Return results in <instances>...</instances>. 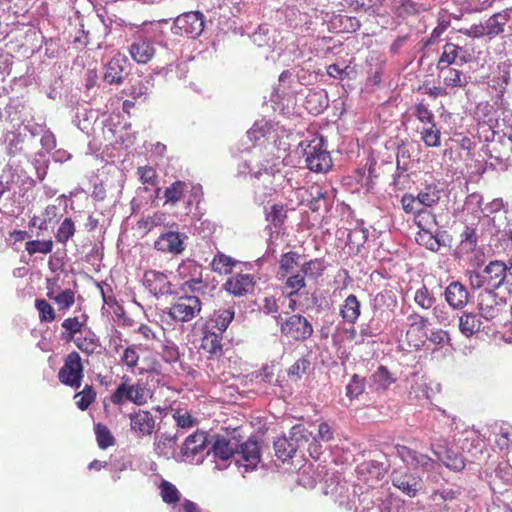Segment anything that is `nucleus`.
<instances>
[{
    "label": "nucleus",
    "instance_id": "f257e3e1",
    "mask_svg": "<svg viewBox=\"0 0 512 512\" xmlns=\"http://www.w3.org/2000/svg\"><path fill=\"white\" fill-rule=\"evenodd\" d=\"M152 398V391L147 383L142 380L131 382L128 376L122 377L120 384L110 395V401L114 405H123L131 402L137 406H143Z\"/></svg>",
    "mask_w": 512,
    "mask_h": 512
},
{
    "label": "nucleus",
    "instance_id": "f03ea898",
    "mask_svg": "<svg viewBox=\"0 0 512 512\" xmlns=\"http://www.w3.org/2000/svg\"><path fill=\"white\" fill-rule=\"evenodd\" d=\"M202 310V302L196 295H182L174 299L169 307L168 315L176 322H189L197 317Z\"/></svg>",
    "mask_w": 512,
    "mask_h": 512
},
{
    "label": "nucleus",
    "instance_id": "7ed1b4c3",
    "mask_svg": "<svg viewBox=\"0 0 512 512\" xmlns=\"http://www.w3.org/2000/svg\"><path fill=\"white\" fill-rule=\"evenodd\" d=\"M208 434L197 430L189 435L183 442L180 450L181 460L190 464H199L203 461L205 453H209Z\"/></svg>",
    "mask_w": 512,
    "mask_h": 512
},
{
    "label": "nucleus",
    "instance_id": "20e7f679",
    "mask_svg": "<svg viewBox=\"0 0 512 512\" xmlns=\"http://www.w3.org/2000/svg\"><path fill=\"white\" fill-rule=\"evenodd\" d=\"M84 378V366L80 354L72 351L64 358L63 366L59 369V381L71 388L78 389Z\"/></svg>",
    "mask_w": 512,
    "mask_h": 512
},
{
    "label": "nucleus",
    "instance_id": "39448f33",
    "mask_svg": "<svg viewBox=\"0 0 512 512\" xmlns=\"http://www.w3.org/2000/svg\"><path fill=\"white\" fill-rule=\"evenodd\" d=\"M306 165L313 172H326L332 166L330 153L324 148L322 138H314L304 146Z\"/></svg>",
    "mask_w": 512,
    "mask_h": 512
},
{
    "label": "nucleus",
    "instance_id": "423d86ee",
    "mask_svg": "<svg viewBox=\"0 0 512 512\" xmlns=\"http://www.w3.org/2000/svg\"><path fill=\"white\" fill-rule=\"evenodd\" d=\"M280 331L289 341L304 342L313 335L314 329L306 317L293 314L281 323Z\"/></svg>",
    "mask_w": 512,
    "mask_h": 512
},
{
    "label": "nucleus",
    "instance_id": "0eeeda50",
    "mask_svg": "<svg viewBox=\"0 0 512 512\" xmlns=\"http://www.w3.org/2000/svg\"><path fill=\"white\" fill-rule=\"evenodd\" d=\"M408 328L405 333V342L410 350H420L427 340V326L429 319L418 312H412L407 317Z\"/></svg>",
    "mask_w": 512,
    "mask_h": 512
},
{
    "label": "nucleus",
    "instance_id": "6e6552de",
    "mask_svg": "<svg viewBox=\"0 0 512 512\" xmlns=\"http://www.w3.org/2000/svg\"><path fill=\"white\" fill-rule=\"evenodd\" d=\"M179 277L183 280L181 290L199 292L207 288V284L203 281L202 266L194 260L183 261L177 269Z\"/></svg>",
    "mask_w": 512,
    "mask_h": 512
},
{
    "label": "nucleus",
    "instance_id": "1a4fd4ad",
    "mask_svg": "<svg viewBox=\"0 0 512 512\" xmlns=\"http://www.w3.org/2000/svg\"><path fill=\"white\" fill-rule=\"evenodd\" d=\"M204 23L205 17L201 12H185L175 19V33L189 38H196L202 33Z\"/></svg>",
    "mask_w": 512,
    "mask_h": 512
},
{
    "label": "nucleus",
    "instance_id": "9d476101",
    "mask_svg": "<svg viewBox=\"0 0 512 512\" xmlns=\"http://www.w3.org/2000/svg\"><path fill=\"white\" fill-rule=\"evenodd\" d=\"M130 430L137 437H147L154 433L156 429V418L148 410L138 409L129 414Z\"/></svg>",
    "mask_w": 512,
    "mask_h": 512
},
{
    "label": "nucleus",
    "instance_id": "9b49d317",
    "mask_svg": "<svg viewBox=\"0 0 512 512\" xmlns=\"http://www.w3.org/2000/svg\"><path fill=\"white\" fill-rule=\"evenodd\" d=\"M397 454L407 465L414 469L430 472L435 469L437 462L426 454L420 453L405 445L396 446Z\"/></svg>",
    "mask_w": 512,
    "mask_h": 512
},
{
    "label": "nucleus",
    "instance_id": "f8f14e48",
    "mask_svg": "<svg viewBox=\"0 0 512 512\" xmlns=\"http://www.w3.org/2000/svg\"><path fill=\"white\" fill-rule=\"evenodd\" d=\"M143 285L156 298L172 294V284L168 276L160 271H146L143 276Z\"/></svg>",
    "mask_w": 512,
    "mask_h": 512
},
{
    "label": "nucleus",
    "instance_id": "ddd939ff",
    "mask_svg": "<svg viewBox=\"0 0 512 512\" xmlns=\"http://www.w3.org/2000/svg\"><path fill=\"white\" fill-rule=\"evenodd\" d=\"M255 284L256 281L253 275L238 273L226 280L224 289L234 296L241 297L252 293Z\"/></svg>",
    "mask_w": 512,
    "mask_h": 512
},
{
    "label": "nucleus",
    "instance_id": "4468645a",
    "mask_svg": "<svg viewBox=\"0 0 512 512\" xmlns=\"http://www.w3.org/2000/svg\"><path fill=\"white\" fill-rule=\"evenodd\" d=\"M391 478L393 486L409 497H415L422 488V480L407 471L395 470Z\"/></svg>",
    "mask_w": 512,
    "mask_h": 512
},
{
    "label": "nucleus",
    "instance_id": "2eb2a0df",
    "mask_svg": "<svg viewBox=\"0 0 512 512\" xmlns=\"http://www.w3.org/2000/svg\"><path fill=\"white\" fill-rule=\"evenodd\" d=\"M128 50L131 58L138 64H147L156 53L153 41L143 37L135 38Z\"/></svg>",
    "mask_w": 512,
    "mask_h": 512
},
{
    "label": "nucleus",
    "instance_id": "dca6fc26",
    "mask_svg": "<svg viewBox=\"0 0 512 512\" xmlns=\"http://www.w3.org/2000/svg\"><path fill=\"white\" fill-rule=\"evenodd\" d=\"M356 473L360 480L372 486L379 482L386 474L384 464L376 460H365L356 467Z\"/></svg>",
    "mask_w": 512,
    "mask_h": 512
},
{
    "label": "nucleus",
    "instance_id": "f3484780",
    "mask_svg": "<svg viewBox=\"0 0 512 512\" xmlns=\"http://www.w3.org/2000/svg\"><path fill=\"white\" fill-rule=\"evenodd\" d=\"M447 304L454 310H462L469 301V292L464 284L452 281L444 291Z\"/></svg>",
    "mask_w": 512,
    "mask_h": 512
},
{
    "label": "nucleus",
    "instance_id": "a211bd4d",
    "mask_svg": "<svg viewBox=\"0 0 512 512\" xmlns=\"http://www.w3.org/2000/svg\"><path fill=\"white\" fill-rule=\"evenodd\" d=\"M223 334L212 330L210 325L203 328V336L201 338V349L209 354V358H219L223 354Z\"/></svg>",
    "mask_w": 512,
    "mask_h": 512
},
{
    "label": "nucleus",
    "instance_id": "6ab92c4d",
    "mask_svg": "<svg viewBox=\"0 0 512 512\" xmlns=\"http://www.w3.org/2000/svg\"><path fill=\"white\" fill-rule=\"evenodd\" d=\"M507 270V264L500 260L490 261L483 269L484 279L487 283L488 291H494L503 285L504 273Z\"/></svg>",
    "mask_w": 512,
    "mask_h": 512
},
{
    "label": "nucleus",
    "instance_id": "aec40b11",
    "mask_svg": "<svg viewBox=\"0 0 512 512\" xmlns=\"http://www.w3.org/2000/svg\"><path fill=\"white\" fill-rule=\"evenodd\" d=\"M156 250L171 254H180L184 251V243L178 232H167L161 234L154 243Z\"/></svg>",
    "mask_w": 512,
    "mask_h": 512
},
{
    "label": "nucleus",
    "instance_id": "412c9836",
    "mask_svg": "<svg viewBox=\"0 0 512 512\" xmlns=\"http://www.w3.org/2000/svg\"><path fill=\"white\" fill-rule=\"evenodd\" d=\"M88 316L83 314L81 316L68 317L63 320L61 327V339L67 342H73L77 335L83 333V328L87 325Z\"/></svg>",
    "mask_w": 512,
    "mask_h": 512
},
{
    "label": "nucleus",
    "instance_id": "4be33fe9",
    "mask_svg": "<svg viewBox=\"0 0 512 512\" xmlns=\"http://www.w3.org/2000/svg\"><path fill=\"white\" fill-rule=\"evenodd\" d=\"M511 19V12L509 9L491 15L485 22L486 37L489 40L494 39L505 31L506 24Z\"/></svg>",
    "mask_w": 512,
    "mask_h": 512
},
{
    "label": "nucleus",
    "instance_id": "5701e85b",
    "mask_svg": "<svg viewBox=\"0 0 512 512\" xmlns=\"http://www.w3.org/2000/svg\"><path fill=\"white\" fill-rule=\"evenodd\" d=\"M236 453L245 462L246 468H255L260 462V445L254 438H249L239 446Z\"/></svg>",
    "mask_w": 512,
    "mask_h": 512
},
{
    "label": "nucleus",
    "instance_id": "b1692460",
    "mask_svg": "<svg viewBox=\"0 0 512 512\" xmlns=\"http://www.w3.org/2000/svg\"><path fill=\"white\" fill-rule=\"evenodd\" d=\"M126 59L121 55H116L106 64L104 80L109 84H121L124 80V71Z\"/></svg>",
    "mask_w": 512,
    "mask_h": 512
},
{
    "label": "nucleus",
    "instance_id": "393cba45",
    "mask_svg": "<svg viewBox=\"0 0 512 512\" xmlns=\"http://www.w3.org/2000/svg\"><path fill=\"white\" fill-rule=\"evenodd\" d=\"M401 204L406 213H412L415 215V222L419 228L424 227L425 218L432 217L430 212L420 207L417 196L404 194L401 198Z\"/></svg>",
    "mask_w": 512,
    "mask_h": 512
},
{
    "label": "nucleus",
    "instance_id": "a878e982",
    "mask_svg": "<svg viewBox=\"0 0 512 512\" xmlns=\"http://www.w3.org/2000/svg\"><path fill=\"white\" fill-rule=\"evenodd\" d=\"M500 304L494 291H487L480 295L479 311L486 320H493L500 314Z\"/></svg>",
    "mask_w": 512,
    "mask_h": 512
},
{
    "label": "nucleus",
    "instance_id": "bb28decb",
    "mask_svg": "<svg viewBox=\"0 0 512 512\" xmlns=\"http://www.w3.org/2000/svg\"><path fill=\"white\" fill-rule=\"evenodd\" d=\"M476 118L479 123L486 124L490 129L501 128L499 124L498 111L493 104L481 102L476 108Z\"/></svg>",
    "mask_w": 512,
    "mask_h": 512
},
{
    "label": "nucleus",
    "instance_id": "cd10ccee",
    "mask_svg": "<svg viewBox=\"0 0 512 512\" xmlns=\"http://www.w3.org/2000/svg\"><path fill=\"white\" fill-rule=\"evenodd\" d=\"M463 438L460 439L461 449L467 453L476 455L482 453L484 448V441L481 434L471 428L465 429L462 433Z\"/></svg>",
    "mask_w": 512,
    "mask_h": 512
},
{
    "label": "nucleus",
    "instance_id": "c85d7f7f",
    "mask_svg": "<svg viewBox=\"0 0 512 512\" xmlns=\"http://www.w3.org/2000/svg\"><path fill=\"white\" fill-rule=\"evenodd\" d=\"M478 243V236L476 230L472 227L466 226L460 234V243L456 248V255L459 258H464L470 253L474 252Z\"/></svg>",
    "mask_w": 512,
    "mask_h": 512
},
{
    "label": "nucleus",
    "instance_id": "c756f323",
    "mask_svg": "<svg viewBox=\"0 0 512 512\" xmlns=\"http://www.w3.org/2000/svg\"><path fill=\"white\" fill-rule=\"evenodd\" d=\"M235 316V311L232 307L220 308L214 312L212 317L205 325H210L212 330L221 332L222 334L227 330Z\"/></svg>",
    "mask_w": 512,
    "mask_h": 512
},
{
    "label": "nucleus",
    "instance_id": "7c9ffc66",
    "mask_svg": "<svg viewBox=\"0 0 512 512\" xmlns=\"http://www.w3.org/2000/svg\"><path fill=\"white\" fill-rule=\"evenodd\" d=\"M463 48L454 44V43H446L443 46L442 54L437 63V69L442 70L443 68H448L453 64H457V60L460 58L461 62H464L465 59L461 54L463 53Z\"/></svg>",
    "mask_w": 512,
    "mask_h": 512
},
{
    "label": "nucleus",
    "instance_id": "2f4dec72",
    "mask_svg": "<svg viewBox=\"0 0 512 512\" xmlns=\"http://www.w3.org/2000/svg\"><path fill=\"white\" fill-rule=\"evenodd\" d=\"M371 387L379 392L386 391L392 384L397 381L393 373L384 365H380L371 375Z\"/></svg>",
    "mask_w": 512,
    "mask_h": 512
},
{
    "label": "nucleus",
    "instance_id": "473e14b6",
    "mask_svg": "<svg viewBox=\"0 0 512 512\" xmlns=\"http://www.w3.org/2000/svg\"><path fill=\"white\" fill-rule=\"evenodd\" d=\"M74 345L84 354L90 356L98 352L101 347L99 337L92 331L87 330L84 335L77 336L73 341Z\"/></svg>",
    "mask_w": 512,
    "mask_h": 512
},
{
    "label": "nucleus",
    "instance_id": "72a5a7b5",
    "mask_svg": "<svg viewBox=\"0 0 512 512\" xmlns=\"http://www.w3.org/2000/svg\"><path fill=\"white\" fill-rule=\"evenodd\" d=\"M438 71L439 77L442 78L446 87L464 88L469 83V77L458 69L448 67Z\"/></svg>",
    "mask_w": 512,
    "mask_h": 512
},
{
    "label": "nucleus",
    "instance_id": "f704fd0d",
    "mask_svg": "<svg viewBox=\"0 0 512 512\" xmlns=\"http://www.w3.org/2000/svg\"><path fill=\"white\" fill-rule=\"evenodd\" d=\"M178 440L176 434L162 433L156 437L154 441V451L158 456L169 458L175 450V445Z\"/></svg>",
    "mask_w": 512,
    "mask_h": 512
},
{
    "label": "nucleus",
    "instance_id": "c9c22d12",
    "mask_svg": "<svg viewBox=\"0 0 512 512\" xmlns=\"http://www.w3.org/2000/svg\"><path fill=\"white\" fill-rule=\"evenodd\" d=\"M430 448L432 452L437 456V458L450 470L453 471H462L465 466V460L464 458L458 454L454 453L451 450H446L445 454L442 456L440 452L436 451L434 449V444H430Z\"/></svg>",
    "mask_w": 512,
    "mask_h": 512
},
{
    "label": "nucleus",
    "instance_id": "e433bc0d",
    "mask_svg": "<svg viewBox=\"0 0 512 512\" xmlns=\"http://www.w3.org/2000/svg\"><path fill=\"white\" fill-rule=\"evenodd\" d=\"M482 322L480 318L474 313H463L459 316V330L466 336L471 337L481 329Z\"/></svg>",
    "mask_w": 512,
    "mask_h": 512
},
{
    "label": "nucleus",
    "instance_id": "4c0bfd02",
    "mask_svg": "<svg viewBox=\"0 0 512 512\" xmlns=\"http://www.w3.org/2000/svg\"><path fill=\"white\" fill-rule=\"evenodd\" d=\"M237 444L224 437H218L212 445V452L215 457L221 460H228L237 450Z\"/></svg>",
    "mask_w": 512,
    "mask_h": 512
},
{
    "label": "nucleus",
    "instance_id": "58836bf2",
    "mask_svg": "<svg viewBox=\"0 0 512 512\" xmlns=\"http://www.w3.org/2000/svg\"><path fill=\"white\" fill-rule=\"evenodd\" d=\"M360 307L361 305L357 297L351 294L344 300V304L340 310V315L344 321L353 324L361 314Z\"/></svg>",
    "mask_w": 512,
    "mask_h": 512
},
{
    "label": "nucleus",
    "instance_id": "ea45409f",
    "mask_svg": "<svg viewBox=\"0 0 512 512\" xmlns=\"http://www.w3.org/2000/svg\"><path fill=\"white\" fill-rule=\"evenodd\" d=\"M287 212L288 210L286 205L273 204L270 207V210L266 213L265 219L270 224V226L274 227L275 229H280L288 218Z\"/></svg>",
    "mask_w": 512,
    "mask_h": 512
},
{
    "label": "nucleus",
    "instance_id": "a19ab883",
    "mask_svg": "<svg viewBox=\"0 0 512 512\" xmlns=\"http://www.w3.org/2000/svg\"><path fill=\"white\" fill-rule=\"evenodd\" d=\"M187 190V183L181 180L174 181L164 191L165 204L175 206L184 196Z\"/></svg>",
    "mask_w": 512,
    "mask_h": 512
},
{
    "label": "nucleus",
    "instance_id": "79ce46f5",
    "mask_svg": "<svg viewBox=\"0 0 512 512\" xmlns=\"http://www.w3.org/2000/svg\"><path fill=\"white\" fill-rule=\"evenodd\" d=\"M47 297L57 304L60 311L69 310L75 303V292L71 289H65L58 294L48 291Z\"/></svg>",
    "mask_w": 512,
    "mask_h": 512
},
{
    "label": "nucleus",
    "instance_id": "37998d69",
    "mask_svg": "<svg viewBox=\"0 0 512 512\" xmlns=\"http://www.w3.org/2000/svg\"><path fill=\"white\" fill-rule=\"evenodd\" d=\"M421 140L424 142L426 147H439L440 146L441 131L437 127L435 122L423 126L422 131H421Z\"/></svg>",
    "mask_w": 512,
    "mask_h": 512
},
{
    "label": "nucleus",
    "instance_id": "c03bdc74",
    "mask_svg": "<svg viewBox=\"0 0 512 512\" xmlns=\"http://www.w3.org/2000/svg\"><path fill=\"white\" fill-rule=\"evenodd\" d=\"M417 199L421 208L432 207L440 200V191L435 185H427L418 193Z\"/></svg>",
    "mask_w": 512,
    "mask_h": 512
},
{
    "label": "nucleus",
    "instance_id": "a18cd8bd",
    "mask_svg": "<svg viewBox=\"0 0 512 512\" xmlns=\"http://www.w3.org/2000/svg\"><path fill=\"white\" fill-rule=\"evenodd\" d=\"M325 271L324 261L322 259H311L301 265V273L308 279L317 280Z\"/></svg>",
    "mask_w": 512,
    "mask_h": 512
},
{
    "label": "nucleus",
    "instance_id": "49530a36",
    "mask_svg": "<svg viewBox=\"0 0 512 512\" xmlns=\"http://www.w3.org/2000/svg\"><path fill=\"white\" fill-rule=\"evenodd\" d=\"M8 4L5 5V11L8 14V19L13 17L12 22L17 21L19 17H24L30 10L31 0H8Z\"/></svg>",
    "mask_w": 512,
    "mask_h": 512
},
{
    "label": "nucleus",
    "instance_id": "de8ad7c7",
    "mask_svg": "<svg viewBox=\"0 0 512 512\" xmlns=\"http://www.w3.org/2000/svg\"><path fill=\"white\" fill-rule=\"evenodd\" d=\"M96 391L92 385H85L80 392L74 395L76 406L81 410H87L96 400Z\"/></svg>",
    "mask_w": 512,
    "mask_h": 512
},
{
    "label": "nucleus",
    "instance_id": "09e8293b",
    "mask_svg": "<svg viewBox=\"0 0 512 512\" xmlns=\"http://www.w3.org/2000/svg\"><path fill=\"white\" fill-rule=\"evenodd\" d=\"M237 263L236 260L232 259L230 256H227L223 253H218L214 256L211 267L212 270L219 274H230L232 272L233 266Z\"/></svg>",
    "mask_w": 512,
    "mask_h": 512
},
{
    "label": "nucleus",
    "instance_id": "8fccbe9b",
    "mask_svg": "<svg viewBox=\"0 0 512 512\" xmlns=\"http://www.w3.org/2000/svg\"><path fill=\"white\" fill-rule=\"evenodd\" d=\"M275 455L282 461L293 458L296 454L293 444H290L286 436L278 437L274 443Z\"/></svg>",
    "mask_w": 512,
    "mask_h": 512
},
{
    "label": "nucleus",
    "instance_id": "3c124183",
    "mask_svg": "<svg viewBox=\"0 0 512 512\" xmlns=\"http://www.w3.org/2000/svg\"><path fill=\"white\" fill-rule=\"evenodd\" d=\"M158 355L165 363L170 365L179 362L181 357L179 347L173 341L170 340H167L161 346Z\"/></svg>",
    "mask_w": 512,
    "mask_h": 512
},
{
    "label": "nucleus",
    "instance_id": "603ef678",
    "mask_svg": "<svg viewBox=\"0 0 512 512\" xmlns=\"http://www.w3.org/2000/svg\"><path fill=\"white\" fill-rule=\"evenodd\" d=\"M436 298L434 294L425 286L422 285L415 291L414 302L423 310H429L434 306Z\"/></svg>",
    "mask_w": 512,
    "mask_h": 512
},
{
    "label": "nucleus",
    "instance_id": "864d4df0",
    "mask_svg": "<svg viewBox=\"0 0 512 512\" xmlns=\"http://www.w3.org/2000/svg\"><path fill=\"white\" fill-rule=\"evenodd\" d=\"M306 286L305 277L300 274H293L287 277L284 283V291L289 298L294 297L298 292Z\"/></svg>",
    "mask_w": 512,
    "mask_h": 512
},
{
    "label": "nucleus",
    "instance_id": "5fc2aeb1",
    "mask_svg": "<svg viewBox=\"0 0 512 512\" xmlns=\"http://www.w3.org/2000/svg\"><path fill=\"white\" fill-rule=\"evenodd\" d=\"M95 435L97 444L101 449H107L115 444V438L111 431L102 423H97L95 425Z\"/></svg>",
    "mask_w": 512,
    "mask_h": 512
},
{
    "label": "nucleus",
    "instance_id": "6e6d98bb",
    "mask_svg": "<svg viewBox=\"0 0 512 512\" xmlns=\"http://www.w3.org/2000/svg\"><path fill=\"white\" fill-rule=\"evenodd\" d=\"M76 232L74 221L71 218H65L59 225L55 238L57 242L66 244Z\"/></svg>",
    "mask_w": 512,
    "mask_h": 512
},
{
    "label": "nucleus",
    "instance_id": "4d7b16f0",
    "mask_svg": "<svg viewBox=\"0 0 512 512\" xmlns=\"http://www.w3.org/2000/svg\"><path fill=\"white\" fill-rule=\"evenodd\" d=\"M54 243L51 239L47 240H29L25 243V250L32 256L36 253L49 254L53 251Z\"/></svg>",
    "mask_w": 512,
    "mask_h": 512
},
{
    "label": "nucleus",
    "instance_id": "13d9d810",
    "mask_svg": "<svg viewBox=\"0 0 512 512\" xmlns=\"http://www.w3.org/2000/svg\"><path fill=\"white\" fill-rule=\"evenodd\" d=\"M494 444L500 451H509L512 448V427H500L498 433L495 434Z\"/></svg>",
    "mask_w": 512,
    "mask_h": 512
},
{
    "label": "nucleus",
    "instance_id": "bf43d9fd",
    "mask_svg": "<svg viewBox=\"0 0 512 512\" xmlns=\"http://www.w3.org/2000/svg\"><path fill=\"white\" fill-rule=\"evenodd\" d=\"M365 391V378L358 374H354L349 383L346 385V396L350 400H354Z\"/></svg>",
    "mask_w": 512,
    "mask_h": 512
},
{
    "label": "nucleus",
    "instance_id": "052dcab7",
    "mask_svg": "<svg viewBox=\"0 0 512 512\" xmlns=\"http://www.w3.org/2000/svg\"><path fill=\"white\" fill-rule=\"evenodd\" d=\"M35 308L39 313L41 323H51L56 319L55 309L45 299H36Z\"/></svg>",
    "mask_w": 512,
    "mask_h": 512
},
{
    "label": "nucleus",
    "instance_id": "680f3d73",
    "mask_svg": "<svg viewBox=\"0 0 512 512\" xmlns=\"http://www.w3.org/2000/svg\"><path fill=\"white\" fill-rule=\"evenodd\" d=\"M298 254L294 251H289L281 255L279 260V274L281 277L288 276L289 273L297 266Z\"/></svg>",
    "mask_w": 512,
    "mask_h": 512
},
{
    "label": "nucleus",
    "instance_id": "e2e57ef3",
    "mask_svg": "<svg viewBox=\"0 0 512 512\" xmlns=\"http://www.w3.org/2000/svg\"><path fill=\"white\" fill-rule=\"evenodd\" d=\"M159 489L163 502L174 504L180 500V492L172 483L163 480L159 485Z\"/></svg>",
    "mask_w": 512,
    "mask_h": 512
},
{
    "label": "nucleus",
    "instance_id": "0e129e2a",
    "mask_svg": "<svg viewBox=\"0 0 512 512\" xmlns=\"http://www.w3.org/2000/svg\"><path fill=\"white\" fill-rule=\"evenodd\" d=\"M420 232L417 235V242L420 245H424L431 251H438L441 244L440 241L436 236H434L427 228L426 224L424 223V227L420 228Z\"/></svg>",
    "mask_w": 512,
    "mask_h": 512
},
{
    "label": "nucleus",
    "instance_id": "69168bd1",
    "mask_svg": "<svg viewBox=\"0 0 512 512\" xmlns=\"http://www.w3.org/2000/svg\"><path fill=\"white\" fill-rule=\"evenodd\" d=\"M309 367L310 361L306 357H301L288 368L287 375L290 380L298 381L307 372Z\"/></svg>",
    "mask_w": 512,
    "mask_h": 512
},
{
    "label": "nucleus",
    "instance_id": "338daca9",
    "mask_svg": "<svg viewBox=\"0 0 512 512\" xmlns=\"http://www.w3.org/2000/svg\"><path fill=\"white\" fill-rule=\"evenodd\" d=\"M305 108L313 115L320 114L325 108L322 95L318 92L309 93L305 99Z\"/></svg>",
    "mask_w": 512,
    "mask_h": 512
},
{
    "label": "nucleus",
    "instance_id": "774afa93",
    "mask_svg": "<svg viewBox=\"0 0 512 512\" xmlns=\"http://www.w3.org/2000/svg\"><path fill=\"white\" fill-rule=\"evenodd\" d=\"M290 434L296 439L298 442L299 448L308 445L310 440L312 439L313 433L308 428H306L303 424H296L290 429Z\"/></svg>",
    "mask_w": 512,
    "mask_h": 512
}]
</instances>
